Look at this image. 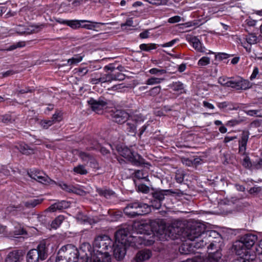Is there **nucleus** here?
Here are the masks:
<instances>
[{
  "label": "nucleus",
  "mask_w": 262,
  "mask_h": 262,
  "mask_svg": "<svg viewBox=\"0 0 262 262\" xmlns=\"http://www.w3.org/2000/svg\"><path fill=\"white\" fill-rule=\"evenodd\" d=\"M183 234L184 237L191 242L189 244L190 249L192 247L195 249L202 248L207 244V236H215L219 235L215 231H206L204 224L197 222L193 223L189 225ZM192 250H188L187 243L183 244L179 249L180 252L184 254H188Z\"/></svg>",
  "instance_id": "f257e3e1"
},
{
  "label": "nucleus",
  "mask_w": 262,
  "mask_h": 262,
  "mask_svg": "<svg viewBox=\"0 0 262 262\" xmlns=\"http://www.w3.org/2000/svg\"><path fill=\"white\" fill-rule=\"evenodd\" d=\"M123 211L127 216L135 217L148 213L150 211V207L146 203L136 201L129 203Z\"/></svg>",
  "instance_id": "f03ea898"
},
{
  "label": "nucleus",
  "mask_w": 262,
  "mask_h": 262,
  "mask_svg": "<svg viewBox=\"0 0 262 262\" xmlns=\"http://www.w3.org/2000/svg\"><path fill=\"white\" fill-rule=\"evenodd\" d=\"M249 135L250 133L248 130H243L241 133L238 140V152L241 155L245 156L242 163V165L246 169H252L253 163L246 153L247 144Z\"/></svg>",
  "instance_id": "7ed1b4c3"
},
{
  "label": "nucleus",
  "mask_w": 262,
  "mask_h": 262,
  "mask_svg": "<svg viewBox=\"0 0 262 262\" xmlns=\"http://www.w3.org/2000/svg\"><path fill=\"white\" fill-rule=\"evenodd\" d=\"M48 257V247L45 241L41 242L36 249H32L28 251L26 256L27 262H39L43 260Z\"/></svg>",
  "instance_id": "20e7f679"
},
{
  "label": "nucleus",
  "mask_w": 262,
  "mask_h": 262,
  "mask_svg": "<svg viewBox=\"0 0 262 262\" xmlns=\"http://www.w3.org/2000/svg\"><path fill=\"white\" fill-rule=\"evenodd\" d=\"M118 151L121 156L126 159L134 165L140 166L145 164L144 159L140 155L132 151L128 147H119Z\"/></svg>",
  "instance_id": "39448f33"
},
{
  "label": "nucleus",
  "mask_w": 262,
  "mask_h": 262,
  "mask_svg": "<svg viewBox=\"0 0 262 262\" xmlns=\"http://www.w3.org/2000/svg\"><path fill=\"white\" fill-rule=\"evenodd\" d=\"M158 228L154 229V231L160 236V238L168 240V238L174 239L178 238V234L176 233L178 229L174 227L170 226L166 228L164 225H158Z\"/></svg>",
  "instance_id": "423d86ee"
},
{
  "label": "nucleus",
  "mask_w": 262,
  "mask_h": 262,
  "mask_svg": "<svg viewBox=\"0 0 262 262\" xmlns=\"http://www.w3.org/2000/svg\"><path fill=\"white\" fill-rule=\"evenodd\" d=\"M63 258H68L72 262H78L79 252L77 248L74 245L68 244L61 247L59 251Z\"/></svg>",
  "instance_id": "0eeeda50"
},
{
  "label": "nucleus",
  "mask_w": 262,
  "mask_h": 262,
  "mask_svg": "<svg viewBox=\"0 0 262 262\" xmlns=\"http://www.w3.org/2000/svg\"><path fill=\"white\" fill-rule=\"evenodd\" d=\"M222 254L220 251L209 252L207 257L197 255L192 258H188L182 262H217L221 258Z\"/></svg>",
  "instance_id": "6e6552de"
},
{
  "label": "nucleus",
  "mask_w": 262,
  "mask_h": 262,
  "mask_svg": "<svg viewBox=\"0 0 262 262\" xmlns=\"http://www.w3.org/2000/svg\"><path fill=\"white\" fill-rule=\"evenodd\" d=\"M251 86L250 82L241 77L233 78L231 77L229 87L235 89L237 90H246Z\"/></svg>",
  "instance_id": "1a4fd4ad"
},
{
  "label": "nucleus",
  "mask_w": 262,
  "mask_h": 262,
  "mask_svg": "<svg viewBox=\"0 0 262 262\" xmlns=\"http://www.w3.org/2000/svg\"><path fill=\"white\" fill-rule=\"evenodd\" d=\"M176 194L177 195H181L183 194V191L180 189H165V190H157L152 193L153 199L162 202L165 195Z\"/></svg>",
  "instance_id": "9d476101"
},
{
  "label": "nucleus",
  "mask_w": 262,
  "mask_h": 262,
  "mask_svg": "<svg viewBox=\"0 0 262 262\" xmlns=\"http://www.w3.org/2000/svg\"><path fill=\"white\" fill-rule=\"evenodd\" d=\"M88 103L92 110L97 113H99L100 111L106 107L108 104L107 100L104 97H100L97 100L91 98L88 101Z\"/></svg>",
  "instance_id": "9b49d317"
},
{
  "label": "nucleus",
  "mask_w": 262,
  "mask_h": 262,
  "mask_svg": "<svg viewBox=\"0 0 262 262\" xmlns=\"http://www.w3.org/2000/svg\"><path fill=\"white\" fill-rule=\"evenodd\" d=\"M129 231V229L127 226L119 229L115 233V243L127 245Z\"/></svg>",
  "instance_id": "f8f14e48"
},
{
  "label": "nucleus",
  "mask_w": 262,
  "mask_h": 262,
  "mask_svg": "<svg viewBox=\"0 0 262 262\" xmlns=\"http://www.w3.org/2000/svg\"><path fill=\"white\" fill-rule=\"evenodd\" d=\"M30 177L36 181L43 183L49 184H57L56 182L54 180H51L49 177L43 173L37 170H34L30 173H28Z\"/></svg>",
  "instance_id": "ddd939ff"
},
{
  "label": "nucleus",
  "mask_w": 262,
  "mask_h": 262,
  "mask_svg": "<svg viewBox=\"0 0 262 262\" xmlns=\"http://www.w3.org/2000/svg\"><path fill=\"white\" fill-rule=\"evenodd\" d=\"M233 247L235 253L236 255L240 256L239 257H247L248 258L251 257L249 249L247 248L241 239L235 241Z\"/></svg>",
  "instance_id": "4468645a"
},
{
  "label": "nucleus",
  "mask_w": 262,
  "mask_h": 262,
  "mask_svg": "<svg viewBox=\"0 0 262 262\" xmlns=\"http://www.w3.org/2000/svg\"><path fill=\"white\" fill-rule=\"evenodd\" d=\"M111 116L113 121L118 124H123L127 121L130 116L125 111L117 110L111 113Z\"/></svg>",
  "instance_id": "2eb2a0df"
},
{
  "label": "nucleus",
  "mask_w": 262,
  "mask_h": 262,
  "mask_svg": "<svg viewBox=\"0 0 262 262\" xmlns=\"http://www.w3.org/2000/svg\"><path fill=\"white\" fill-rule=\"evenodd\" d=\"M141 234V235L135 236L133 237V240L134 241L133 242L135 243V246H137L138 245L150 246L154 244L155 241L151 236H150L149 238H147L148 235H150L149 232L146 234Z\"/></svg>",
  "instance_id": "dca6fc26"
},
{
  "label": "nucleus",
  "mask_w": 262,
  "mask_h": 262,
  "mask_svg": "<svg viewBox=\"0 0 262 262\" xmlns=\"http://www.w3.org/2000/svg\"><path fill=\"white\" fill-rule=\"evenodd\" d=\"M125 244L116 243L113 244V247L114 257L118 260H120L124 257L126 250Z\"/></svg>",
  "instance_id": "f3484780"
},
{
  "label": "nucleus",
  "mask_w": 262,
  "mask_h": 262,
  "mask_svg": "<svg viewBox=\"0 0 262 262\" xmlns=\"http://www.w3.org/2000/svg\"><path fill=\"white\" fill-rule=\"evenodd\" d=\"M240 239L250 250L257 241V237L254 234L248 233L242 236Z\"/></svg>",
  "instance_id": "a211bd4d"
},
{
  "label": "nucleus",
  "mask_w": 262,
  "mask_h": 262,
  "mask_svg": "<svg viewBox=\"0 0 262 262\" xmlns=\"http://www.w3.org/2000/svg\"><path fill=\"white\" fill-rule=\"evenodd\" d=\"M70 207V203L66 201H58L51 205L47 210L50 212H55L57 210H62Z\"/></svg>",
  "instance_id": "6ab92c4d"
},
{
  "label": "nucleus",
  "mask_w": 262,
  "mask_h": 262,
  "mask_svg": "<svg viewBox=\"0 0 262 262\" xmlns=\"http://www.w3.org/2000/svg\"><path fill=\"white\" fill-rule=\"evenodd\" d=\"M151 256V252L149 250L144 249L139 251L133 262H142L148 259Z\"/></svg>",
  "instance_id": "aec40b11"
},
{
  "label": "nucleus",
  "mask_w": 262,
  "mask_h": 262,
  "mask_svg": "<svg viewBox=\"0 0 262 262\" xmlns=\"http://www.w3.org/2000/svg\"><path fill=\"white\" fill-rule=\"evenodd\" d=\"M22 256L21 251L18 250H13L6 255L5 262H19Z\"/></svg>",
  "instance_id": "412c9836"
},
{
  "label": "nucleus",
  "mask_w": 262,
  "mask_h": 262,
  "mask_svg": "<svg viewBox=\"0 0 262 262\" xmlns=\"http://www.w3.org/2000/svg\"><path fill=\"white\" fill-rule=\"evenodd\" d=\"M104 69L111 71V75L113 80L121 81L124 79L125 75L119 72L116 71V68L112 65L110 64L105 66Z\"/></svg>",
  "instance_id": "4be33fe9"
},
{
  "label": "nucleus",
  "mask_w": 262,
  "mask_h": 262,
  "mask_svg": "<svg viewBox=\"0 0 262 262\" xmlns=\"http://www.w3.org/2000/svg\"><path fill=\"white\" fill-rule=\"evenodd\" d=\"M18 149L24 155H29L35 153V148L29 145L22 143L19 144Z\"/></svg>",
  "instance_id": "5701e85b"
},
{
  "label": "nucleus",
  "mask_w": 262,
  "mask_h": 262,
  "mask_svg": "<svg viewBox=\"0 0 262 262\" xmlns=\"http://www.w3.org/2000/svg\"><path fill=\"white\" fill-rule=\"evenodd\" d=\"M43 201V199L38 198L34 199L27 201L23 202L21 204L23 205L24 208H33L40 204Z\"/></svg>",
  "instance_id": "b1692460"
},
{
  "label": "nucleus",
  "mask_w": 262,
  "mask_h": 262,
  "mask_svg": "<svg viewBox=\"0 0 262 262\" xmlns=\"http://www.w3.org/2000/svg\"><path fill=\"white\" fill-rule=\"evenodd\" d=\"M24 211L23 205L20 203L18 205H10L6 208L7 212L11 213L13 215H16L18 212H22Z\"/></svg>",
  "instance_id": "393cba45"
},
{
  "label": "nucleus",
  "mask_w": 262,
  "mask_h": 262,
  "mask_svg": "<svg viewBox=\"0 0 262 262\" xmlns=\"http://www.w3.org/2000/svg\"><path fill=\"white\" fill-rule=\"evenodd\" d=\"M43 26L41 25L40 26H30L29 28L27 29H18L17 31V32L19 34H30V33H33L37 32L39 30H40V29L42 28V27Z\"/></svg>",
  "instance_id": "a878e982"
},
{
  "label": "nucleus",
  "mask_w": 262,
  "mask_h": 262,
  "mask_svg": "<svg viewBox=\"0 0 262 262\" xmlns=\"http://www.w3.org/2000/svg\"><path fill=\"white\" fill-rule=\"evenodd\" d=\"M78 155L82 161L86 162L90 161L91 163L94 164V168L97 167V163L90 155L84 152L80 151L79 152Z\"/></svg>",
  "instance_id": "bb28decb"
},
{
  "label": "nucleus",
  "mask_w": 262,
  "mask_h": 262,
  "mask_svg": "<svg viewBox=\"0 0 262 262\" xmlns=\"http://www.w3.org/2000/svg\"><path fill=\"white\" fill-rule=\"evenodd\" d=\"M190 42L192 43L193 47L196 50L200 52H204V48L202 47V43L198 38L196 37H192L190 40Z\"/></svg>",
  "instance_id": "cd10ccee"
},
{
  "label": "nucleus",
  "mask_w": 262,
  "mask_h": 262,
  "mask_svg": "<svg viewBox=\"0 0 262 262\" xmlns=\"http://www.w3.org/2000/svg\"><path fill=\"white\" fill-rule=\"evenodd\" d=\"M164 80L165 79L163 78H158L152 76L146 80L145 84L149 85L158 84L164 81Z\"/></svg>",
  "instance_id": "c85d7f7f"
},
{
  "label": "nucleus",
  "mask_w": 262,
  "mask_h": 262,
  "mask_svg": "<svg viewBox=\"0 0 262 262\" xmlns=\"http://www.w3.org/2000/svg\"><path fill=\"white\" fill-rule=\"evenodd\" d=\"M84 22H89L91 23L90 21L86 20H68L67 22V25L70 26L73 29H77L81 27V23H84Z\"/></svg>",
  "instance_id": "c756f323"
},
{
  "label": "nucleus",
  "mask_w": 262,
  "mask_h": 262,
  "mask_svg": "<svg viewBox=\"0 0 262 262\" xmlns=\"http://www.w3.org/2000/svg\"><path fill=\"white\" fill-rule=\"evenodd\" d=\"M75 217L77 222L80 224L91 223V220L81 212H78Z\"/></svg>",
  "instance_id": "7c9ffc66"
},
{
  "label": "nucleus",
  "mask_w": 262,
  "mask_h": 262,
  "mask_svg": "<svg viewBox=\"0 0 262 262\" xmlns=\"http://www.w3.org/2000/svg\"><path fill=\"white\" fill-rule=\"evenodd\" d=\"M217 106L221 109L228 108L229 110L237 109V108L233 106L232 103L227 101L219 102L217 104Z\"/></svg>",
  "instance_id": "2f4dec72"
},
{
  "label": "nucleus",
  "mask_w": 262,
  "mask_h": 262,
  "mask_svg": "<svg viewBox=\"0 0 262 262\" xmlns=\"http://www.w3.org/2000/svg\"><path fill=\"white\" fill-rule=\"evenodd\" d=\"M245 39L247 42L250 45L255 44L257 41V37L253 33H249L246 36Z\"/></svg>",
  "instance_id": "473e14b6"
},
{
  "label": "nucleus",
  "mask_w": 262,
  "mask_h": 262,
  "mask_svg": "<svg viewBox=\"0 0 262 262\" xmlns=\"http://www.w3.org/2000/svg\"><path fill=\"white\" fill-rule=\"evenodd\" d=\"M157 47V44L155 43H143L141 44L139 46L141 50L149 52L152 50L156 49Z\"/></svg>",
  "instance_id": "72a5a7b5"
},
{
  "label": "nucleus",
  "mask_w": 262,
  "mask_h": 262,
  "mask_svg": "<svg viewBox=\"0 0 262 262\" xmlns=\"http://www.w3.org/2000/svg\"><path fill=\"white\" fill-rule=\"evenodd\" d=\"M168 86L174 91H180L183 89V84L180 81L173 82Z\"/></svg>",
  "instance_id": "f704fd0d"
},
{
  "label": "nucleus",
  "mask_w": 262,
  "mask_h": 262,
  "mask_svg": "<svg viewBox=\"0 0 262 262\" xmlns=\"http://www.w3.org/2000/svg\"><path fill=\"white\" fill-rule=\"evenodd\" d=\"M64 220V217L63 215L58 216L51 223V227L53 228H57L62 223Z\"/></svg>",
  "instance_id": "c9c22d12"
},
{
  "label": "nucleus",
  "mask_w": 262,
  "mask_h": 262,
  "mask_svg": "<svg viewBox=\"0 0 262 262\" xmlns=\"http://www.w3.org/2000/svg\"><path fill=\"white\" fill-rule=\"evenodd\" d=\"M161 91V86L160 85L156 86L150 89L146 93L148 96H156L158 95Z\"/></svg>",
  "instance_id": "e433bc0d"
},
{
  "label": "nucleus",
  "mask_w": 262,
  "mask_h": 262,
  "mask_svg": "<svg viewBox=\"0 0 262 262\" xmlns=\"http://www.w3.org/2000/svg\"><path fill=\"white\" fill-rule=\"evenodd\" d=\"M148 72L151 75L160 76L167 73V71L165 69H159L156 68L150 69Z\"/></svg>",
  "instance_id": "4c0bfd02"
},
{
  "label": "nucleus",
  "mask_w": 262,
  "mask_h": 262,
  "mask_svg": "<svg viewBox=\"0 0 262 262\" xmlns=\"http://www.w3.org/2000/svg\"><path fill=\"white\" fill-rule=\"evenodd\" d=\"M133 20L132 18H129L126 19L124 23H122L120 25L121 29L122 30H128L129 27H134Z\"/></svg>",
  "instance_id": "58836bf2"
},
{
  "label": "nucleus",
  "mask_w": 262,
  "mask_h": 262,
  "mask_svg": "<svg viewBox=\"0 0 262 262\" xmlns=\"http://www.w3.org/2000/svg\"><path fill=\"white\" fill-rule=\"evenodd\" d=\"M74 172L80 174H86L88 173V171L83 165H79L73 168Z\"/></svg>",
  "instance_id": "ea45409f"
},
{
  "label": "nucleus",
  "mask_w": 262,
  "mask_h": 262,
  "mask_svg": "<svg viewBox=\"0 0 262 262\" xmlns=\"http://www.w3.org/2000/svg\"><path fill=\"white\" fill-rule=\"evenodd\" d=\"M127 121L128 122L126 124V130L130 133H135L137 125L132 122V120L129 119V118Z\"/></svg>",
  "instance_id": "a19ab883"
},
{
  "label": "nucleus",
  "mask_w": 262,
  "mask_h": 262,
  "mask_svg": "<svg viewBox=\"0 0 262 262\" xmlns=\"http://www.w3.org/2000/svg\"><path fill=\"white\" fill-rule=\"evenodd\" d=\"M97 192L99 194V195L103 196L106 198H107L113 194V191L101 188L97 189Z\"/></svg>",
  "instance_id": "79ce46f5"
},
{
  "label": "nucleus",
  "mask_w": 262,
  "mask_h": 262,
  "mask_svg": "<svg viewBox=\"0 0 262 262\" xmlns=\"http://www.w3.org/2000/svg\"><path fill=\"white\" fill-rule=\"evenodd\" d=\"M2 121L5 123H12L15 120V118L9 114H6L1 117Z\"/></svg>",
  "instance_id": "37998d69"
},
{
  "label": "nucleus",
  "mask_w": 262,
  "mask_h": 262,
  "mask_svg": "<svg viewBox=\"0 0 262 262\" xmlns=\"http://www.w3.org/2000/svg\"><path fill=\"white\" fill-rule=\"evenodd\" d=\"M231 77H220L218 79V82L223 86L229 87Z\"/></svg>",
  "instance_id": "c03bdc74"
},
{
  "label": "nucleus",
  "mask_w": 262,
  "mask_h": 262,
  "mask_svg": "<svg viewBox=\"0 0 262 262\" xmlns=\"http://www.w3.org/2000/svg\"><path fill=\"white\" fill-rule=\"evenodd\" d=\"M149 3L158 6L165 5L167 4L168 0H145Z\"/></svg>",
  "instance_id": "a18cd8bd"
},
{
  "label": "nucleus",
  "mask_w": 262,
  "mask_h": 262,
  "mask_svg": "<svg viewBox=\"0 0 262 262\" xmlns=\"http://www.w3.org/2000/svg\"><path fill=\"white\" fill-rule=\"evenodd\" d=\"M101 83L111 82L113 81L111 73L104 74L100 77Z\"/></svg>",
  "instance_id": "49530a36"
},
{
  "label": "nucleus",
  "mask_w": 262,
  "mask_h": 262,
  "mask_svg": "<svg viewBox=\"0 0 262 262\" xmlns=\"http://www.w3.org/2000/svg\"><path fill=\"white\" fill-rule=\"evenodd\" d=\"M210 59L208 57H202L198 62V64L201 67H204L208 65L210 63Z\"/></svg>",
  "instance_id": "de8ad7c7"
},
{
  "label": "nucleus",
  "mask_w": 262,
  "mask_h": 262,
  "mask_svg": "<svg viewBox=\"0 0 262 262\" xmlns=\"http://www.w3.org/2000/svg\"><path fill=\"white\" fill-rule=\"evenodd\" d=\"M25 45V43L24 42H16L15 43H14L13 45H12L10 46L7 49H5L6 51H12L18 48H20L24 47Z\"/></svg>",
  "instance_id": "09e8293b"
},
{
  "label": "nucleus",
  "mask_w": 262,
  "mask_h": 262,
  "mask_svg": "<svg viewBox=\"0 0 262 262\" xmlns=\"http://www.w3.org/2000/svg\"><path fill=\"white\" fill-rule=\"evenodd\" d=\"M130 120L132 122L135 123L136 125L139 122H142L144 120V118L141 115H137L130 116Z\"/></svg>",
  "instance_id": "8fccbe9b"
},
{
  "label": "nucleus",
  "mask_w": 262,
  "mask_h": 262,
  "mask_svg": "<svg viewBox=\"0 0 262 262\" xmlns=\"http://www.w3.org/2000/svg\"><path fill=\"white\" fill-rule=\"evenodd\" d=\"M232 55L228 54L225 53H218L215 55V58L216 59L222 60L223 59H227L228 58L232 56Z\"/></svg>",
  "instance_id": "3c124183"
},
{
  "label": "nucleus",
  "mask_w": 262,
  "mask_h": 262,
  "mask_svg": "<svg viewBox=\"0 0 262 262\" xmlns=\"http://www.w3.org/2000/svg\"><path fill=\"white\" fill-rule=\"evenodd\" d=\"M82 59L81 56H77L68 59V63L70 65L75 64L80 62Z\"/></svg>",
  "instance_id": "603ef678"
},
{
  "label": "nucleus",
  "mask_w": 262,
  "mask_h": 262,
  "mask_svg": "<svg viewBox=\"0 0 262 262\" xmlns=\"http://www.w3.org/2000/svg\"><path fill=\"white\" fill-rule=\"evenodd\" d=\"M137 189L139 191L144 193H147L149 191V187L143 184H139Z\"/></svg>",
  "instance_id": "864d4df0"
},
{
  "label": "nucleus",
  "mask_w": 262,
  "mask_h": 262,
  "mask_svg": "<svg viewBox=\"0 0 262 262\" xmlns=\"http://www.w3.org/2000/svg\"><path fill=\"white\" fill-rule=\"evenodd\" d=\"M135 177L138 179H144L146 178L147 175L142 170H137L135 172Z\"/></svg>",
  "instance_id": "5fc2aeb1"
},
{
  "label": "nucleus",
  "mask_w": 262,
  "mask_h": 262,
  "mask_svg": "<svg viewBox=\"0 0 262 262\" xmlns=\"http://www.w3.org/2000/svg\"><path fill=\"white\" fill-rule=\"evenodd\" d=\"M54 124L53 120H43L40 122V124L44 128H48L49 127Z\"/></svg>",
  "instance_id": "6e6d98bb"
},
{
  "label": "nucleus",
  "mask_w": 262,
  "mask_h": 262,
  "mask_svg": "<svg viewBox=\"0 0 262 262\" xmlns=\"http://www.w3.org/2000/svg\"><path fill=\"white\" fill-rule=\"evenodd\" d=\"M162 202H161L159 200H157L156 199H153L151 201V205L152 206L153 208L158 209L161 207Z\"/></svg>",
  "instance_id": "4d7b16f0"
},
{
  "label": "nucleus",
  "mask_w": 262,
  "mask_h": 262,
  "mask_svg": "<svg viewBox=\"0 0 262 262\" xmlns=\"http://www.w3.org/2000/svg\"><path fill=\"white\" fill-rule=\"evenodd\" d=\"M184 174L182 172H176L175 179L177 182L182 183L184 181Z\"/></svg>",
  "instance_id": "13d9d810"
},
{
  "label": "nucleus",
  "mask_w": 262,
  "mask_h": 262,
  "mask_svg": "<svg viewBox=\"0 0 262 262\" xmlns=\"http://www.w3.org/2000/svg\"><path fill=\"white\" fill-rule=\"evenodd\" d=\"M62 189L70 192L72 191V188L71 186L68 185L67 184L61 182L58 183V184Z\"/></svg>",
  "instance_id": "bf43d9fd"
},
{
  "label": "nucleus",
  "mask_w": 262,
  "mask_h": 262,
  "mask_svg": "<svg viewBox=\"0 0 262 262\" xmlns=\"http://www.w3.org/2000/svg\"><path fill=\"white\" fill-rule=\"evenodd\" d=\"M262 168V159H258V161L253 163V169H259Z\"/></svg>",
  "instance_id": "052dcab7"
},
{
  "label": "nucleus",
  "mask_w": 262,
  "mask_h": 262,
  "mask_svg": "<svg viewBox=\"0 0 262 262\" xmlns=\"http://www.w3.org/2000/svg\"><path fill=\"white\" fill-rule=\"evenodd\" d=\"M181 18L178 15H176L169 18L168 20V22L171 24L178 23L181 21Z\"/></svg>",
  "instance_id": "680f3d73"
},
{
  "label": "nucleus",
  "mask_w": 262,
  "mask_h": 262,
  "mask_svg": "<svg viewBox=\"0 0 262 262\" xmlns=\"http://www.w3.org/2000/svg\"><path fill=\"white\" fill-rule=\"evenodd\" d=\"M253 259V258L251 257H239L235 259H234L233 262H250V259Z\"/></svg>",
  "instance_id": "e2e57ef3"
},
{
  "label": "nucleus",
  "mask_w": 262,
  "mask_h": 262,
  "mask_svg": "<svg viewBox=\"0 0 262 262\" xmlns=\"http://www.w3.org/2000/svg\"><path fill=\"white\" fill-rule=\"evenodd\" d=\"M259 73V69L257 67H255L254 68L253 72L250 77L251 80H253L255 79Z\"/></svg>",
  "instance_id": "0e129e2a"
},
{
  "label": "nucleus",
  "mask_w": 262,
  "mask_h": 262,
  "mask_svg": "<svg viewBox=\"0 0 262 262\" xmlns=\"http://www.w3.org/2000/svg\"><path fill=\"white\" fill-rule=\"evenodd\" d=\"M244 112L248 116L256 117L257 110H244Z\"/></svg>",
  "instance_id": "69168bd1"
},
{
  "label": "nucleus",
  "mask_w": 262,
  "mask_h": 262,
  "mask_svg": "<svg viewBox=\"0 0 262 262\" xmlns=\"http://www.w3.org/2000/svg\"><path fill=\"white\" fill-rule=\"evenodd\" d=\"M0 173H2L5 176H8L10 174V171L7 166L2 165L1 166Z\"/></svg>",
  "instance_id": "338daca9"
},
{
  "label": "nucleus",
  "mask_w": 262,
  "mask_h": 262,
  "mask_svg": "<svg viewBox=\"0 0 262 262\" xmlns=\"http://www.w3.org/2000/svg\"><path fill=\"white\" fill-rule=\"evenodd\" d=\"M240 122H241V121H238L237 120L232 119L231 120L228 121L227 122L226 125L227 126H235L236 125H237V124H239Z\"/></svg>",
  "instance_id": "774afa93"
}]
</instances>
